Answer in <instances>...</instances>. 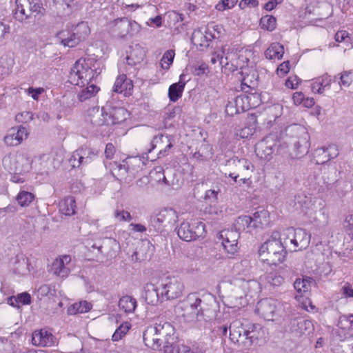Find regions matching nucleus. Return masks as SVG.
<instances>
[{"instance_id": "nucleus-1", "label": "nucleus", "mask_w": 353, "mask_h": 353, "mask_svg": "<svg viewBox=\"0 0 353 353\" xmlns=\"http://www.w3.org/2000/svg\"><path fill=\"white\" fill-rule=\"evenodd\" d=\"M190 305L185 309L183 316L185 321L194 323L199 328L205 327L208 322L215 319L219 312V303L211 294L203 299L195 296L188 297Z\"/></svg>"}, {"instance_id": "nucleus-2", "label": "nucleus", "mask_w": 353, "mask_h": 353, "mask_svg": "<svg viewBox=\"0 0 353 353\" xmlns=\"http://www.w3.org/2000/svg\"><path fill=\"white\" fill-rule=\"evenodd\" d=\"M174 329L168 322L156 323L143 333L145 345L153 350L163 349L164 353H173Z\"/></svg>"}, {"instance_id": "nucleus-3", "label": "nucleus", "mask_w": 353, "mask_h": 353, "mask_svg": "<svg viewBox=\"0 0 353 353\" xmlns=\"http://www.w3.org/2000/svg\"><path fill=\"white\" fill-rule=\"evenodd\" d=\"M287 139L282 142L283 150L292 148L293 153L291 155L293 158L299 159L305 155L310 148V136L305 128L294 124L286 128Z\"/></svg>"}, {"instance_id": "nucleus-4", "label": "nucleus", "mask_w": 353, "mask_h": 353, "mask_svg": "<svg viewBox=\"0 0 353 353\" xmlns=\"http://www.w3.org/2000/svg\"><path fill=\"white\" fill-rule=\"evenodd\" d=\"M259 324L244 325L240 319L232 321L229 325V338L234 343L248 347L258 339Z\"/></svg>"}, {"instance_id": "nucleus-5", "label": "nucleus", "mask_w": 353, "mask_h": 353, "mask_svg": "<svg viewBox=\"0 0 353 353\" xmlns=\"http://www.w3.org/2000/svg\"><path fill=\"white\" fill-rule=\"evenodd\" d=\"M90 34L88 23L81 21L70 30H63L56 34L57 41L64 47L74 48L84 41Z\"/></svg>"}, {"instance_id": "nucleus-6", "label": "nucleus", "mask_w": 353, "mask_h": 353, "mask_svg": "<svg viewBox=\"0 0 353 353\" xmlns=\"http://www.w3.org/2000/svg\"><path fill=\"white\" fill-rule=\"evenodd\" d=\"M178 220V213L171 208H165L150 219V226L157 232L172 228Z\"/></svg>"}, {"instance_id": "nucleus-7", "label": "nucleus", "mask_w": 353, "mask_h": 353, "mask_svg": "<svg viewBox=\"0 0 353 353\" xmlns=\"http://www.w3.org/2000/svg\"><path fill=\"white\" fill-rule=\"evenodd\" d=\"M93 69L90 68L85 60L79 59L70 70L69 81L79 86L90 85L93 81Z\"/></svg>"}, {"instance_id": "nucleus-8", "label": "nucleus", "mask_w": 353, "mask_h": 353, "mask_svg": "<svg viewBox=\"0 0 353 353\" xmlns=\"http://www.w3.org/2000/svg\"><path fill=\"white\" fill-rule=\"evenodd\" d=\"M161 294L165 300H172L181 297L184 290L181 279L177 276H166L160 281Z\"/></svg>"}, {"instance_id": "nucleus-9", "label": "nucleus", "mask_w": 353, "mask_h": 353, "mask_svg": "<svg viewBox=\"0 0 353 353\" xmlns=\"http://www.w3.org/2000/svg\"><path fill=\"white\" fill-rule=\"evenodd\" d=\"M205 234V224L201 221H183L177 228L178 236L187 242L203 237Z\"/></svg>"}, {"instance_id": "nucleus-10", "label": "nucleus", "mask_w": 353, "mask_h": 353, "mask_svg": "<svg viewBox=\"0 0 353 353\" xmlns=\"http://www.w3.org/2000/svg\"><path fill=\"white\" fill-rule=\"evenodd\" d=\"M113 23L112 32L120 38H125L127 36L132 37L137 34L141 28L137 22L128 17L116 19Z\"/></svg>"}, {"instance_id": "nucleus-11", "label": "nucleus", "mask_w": 353, "mask_h": 353, "mask_svg": "<svg viewBox=\"0 0 353 353\" xmlns=\"http://www.w3.org/2000/svg\"><path fill=\"white\" fill-rule=\"evenodd\" d=\"M120 250L119 243L113 238H105L93 243L89 250L94 252L96 251V257L103 255L105 257H114L117 252Z\"/></svg>"}, {"instance_id": "nucleus-12", "label": "nucleus", "mask_w": 353, "mask_h": 353, "mask_svg": "<svg viewBox=\"0 0 353 353\" xmlns=\"http://www.w3.org/2000/svg\"><path fill=\"white\" fill-rule=\"evenodd\" d=\"M270 137H267L265 139L259 142L255 146V153L258 157L264 160H270L274 152L277 154H283L285 150L283 145L280 141H276L274 144L269 143Z\"/></svg>"}, {"instance_id": "nucleus-13", "label": "nucleus", "mask_w": 353, "mask_h": 353, "mask_svg": "<svg viewBox=\"0 0 353 353\" xmlns=\"http://www.w3.org/2000/svg\"><path fill=\"white\" fill-rule=\"evenodd\" d=\"M99 154V151L94 148L83 145L77 150L70 158L73 167L88 165L94 161Z\"/></svg>"}, {"instance_id": "nucleus-14", "label": "nucleus", "mask_w": 353, "mask_h": 353, "mask_svg": "<svg viewBox=\"0 0 353 353\" xmlns=\"http://www.w3.org/2000/svg\"><path fill=\"white\" fill-rule=\"evenodd\" d=\"M288 327L291 332L296 336H301L306 333L309 334L313 330V324L311 321L307 320L298 314H294L288 319Z\"/></svg>"}, {"instance_id": "nucleus-15", "label": "nucleus", "mask_w": 353, "mask_h": 353, "mask_svg": "<svg viewBox=\"0 0 353 353\" xmlns=\"http://www.w3.org/2000/svg\"><path fill=\"white\" fill-rule=\"evenodd\" d=\"M287 252L281 241L278 239H269L268 257L263 259L269 263L276 265L284 261Z\"/></svg>"}, {"instance_id": "nucleus-16", "label": "nucleus", "mask_w": 353, "mask_h": 353, "mask_svg": "<svg viewBox=\"0 0 353 353\" xmlns=\"http://www.w3.org/2000/svg\"><path fill=\"white\" fill-rule=\"evenodd\" d=\"M150 145L151 148L148 150V152L151 153L154 149L157 148L159 150L157 154L158 159L167 156L168 150L173 146L170 137L161 134L155 136Z\"/></svg>"}, {"instance_id": "nucleus-17", "label": "nucleus", "mask_w": 353, "mask_h": 353, "mask_svg": "<svg viewBox=\"0 0 353 353\" xmlns=\"http://www.w3.org/2000/svg\"><path fill=\"white\" fill-rule=\"evenodd\" d=\"M255 312L265 320L273 321L276 312V303L271 299H262L258 302Z\"/></svg>"}, {"instance_id": "nucleus-18", "label": "nucleus", "mask_w": 353, "mask_h": 353, "mask_svg": "<svg viewBox=\"0 0 353 353\" xmlns=\"http://www.w3.org/2000/svg\"><path fill=\"white\" fill-rule=\"evenodd\" d=\"M32 342L37 346L51 347L57 343V339L50 332L43 328L32 333Z\"/></svg>"}, {"instance_id": "nucleus-19", "label": "nucleus", "mask_w": 353, "mask_h": 353, "mask_svg": "<svg viewBox=\"0 0 353 353\" xmlns=\"http://www.w3.org/2000/svg\"><path fill=\"white\" fill-rule=\"evenodd\" d=\"M108 115L105 108L93 107L88 110L87 121L95 127L109 125Z\"/></svg>"}, {"instance_id": "nucleus-20", "label": "nucleus", "mask_w": 353, "mask_h": 353, "mask_svg": "<svg viewBox=\"0 0 353 353\" xmlns=\"http://www.w3.org/2000/svg\"><path fill=\"white\" fill-rule=\"evenodd\" d=\"M290 231V237H293L292 240H294L292 251L302 250L309 245L310 235L305 230L298 228Z\"/></svg>"}, {"instance_id": "nucleus-21", "label": "nucleus", "mask_w": 353, "mask_h": 353, "mask_svg": "<svg viewBox=\"0 0 353 353\" xmlns=\"http://www.w3.org/2000/svg\"><path fill=\"white\" fill-rule=\"evenodd\" d=\"M143 289V297L148 304L155 305L165 300L161 294L160 284L157 286L152 283H148L144 285Z\"/></svg>"}, {"instance_id": "nucleus-22", "label": "nucleus", "mask_w": 353, "mask_h": 353, "mask_svg": "<svg viewBox=\"0 0 353 353\" xmlns=\"http://www.w3.org/2000/svg\"><path fill=\"white\" fill-rule=\"evenodd\" d=\"M225 167L227 170L232 172L243 174L245 171H252L254 166L245 159H239L234 157L226 161Z\"/></svg>"}, {"instance_id": "nucleus-23", "label": "nucleus", "mask_w": 353, "mask_h": 353, "mask_svg": "<svg viewBox=\"0 0 353 353\" xmlns=\"http://www.w3.org/2000/svg\"><path fill=\"white\" fill-rule=\"evenodd\" d=\"M146 55L145 50L139 44L130 46V50L127 51L126 61L130 66H134L141 63Z\"/></svg>"}, {"instance_id": "nucleus-24", "label": "nucleus", "mask_w": 353, "mask_h": 353, "mask_svg": "<svg viewBox=\"0 0 353 353\" xmlns=\"http://www.w3.org/2000/svg\"><path fill=\"white\" fill-rule=\"evenodd\" d=\"M20 6L26 8H30L32 10V18L38 15H44L46 9L43 6L41 0H18Z\"/></svg>"}, {"instance_id": "nucleus-25", "label": "nucleus", "mask_w": 353, "mask_h": 353, "mask_svg": "<svg viewBox=\"0 0 353 353\" xmlns=\"http://www.w3.org/2000/svg\"><path fill=\"white\" fill-rule=\"evenodd\" d=\"M185 74H181L179 81L170 85L168 89V97L170 101L176 102L181 97L185 85V82L183 80Z\"/></svg>"}, {"instance_id": "nucleus-26", "label": "nucleus", "mask_w": 353, "mask_h": 353, "mask_svg": "<svg viewBox=\"0 0 353 353\" xmlns=\"http://www.w3.org/2000/svg\"><path fill=\"white\" fill-rule=\"evenodd\" d=\"M252 219L256 230L263 229L269 223V212L263 208H260L253 213Z\"/></svg>"}, {"instance_id": "nucleus-27", "label": "nucleus", "mask_w": 353, "mask_h": 353, "mask_svg": "<svg viewBox=\"0 0 353 353\" xmlns=\"http://www.w3.org/2000/svg\"><path fill=\"white\" fill-rule=\"evenodd\" d=\"M28 132L26 128L20 127L17 132L9 134L4 137V142L7 145L14 146L21 143L23 137L26 138Z\"/></svg>"}, {"instance_id": "nucleus-28", "label": "nucleus", "mask_w": 353, "mask_h": 353, "mask_svg": "<svg viewBox=\"0 0 353 353\" xmlns=\"http://www.w3.org/2000/svg\"><path fill=\"white\" fill-rule=\"evenodd\" d=\"M15 3L16 8L14 10V16L17 20L26 23L34 21V19H33L32 18V10H30V8L20 6V4L18 3V0H16Z\"/></svg>"}, {"instance_id": "nucleus-29", "label": "nucleus", "mask_w": 353, "mask_h": 353, "mask_svg": "<svg viewBox=\"0 0 353 353\" xmlns=\"http://www.w3.org/2000/svg\"><path fill=\"white\" fill-rule=\"evenodd\" d=\"M128 115V112L124 108H112L108 112V119L112 124H117L124 121Z\"/></svg>"}, {"instance_id": "nucleus-30", "label": "nucleus", "mask_w": 353, "mask_h": 353, "mask_svg": "<svg viewBox=\"0 0 353 353\" xmlns=\"http://www.w3.org/2000/svg\"><path fill=\"white\" fill-rule=\"evenodd\" d=\"M59 210L65 216H71L75 214L76 201L73 196H67L59 202Z\"/></svg>"}, {"instance_id": "nucleus-31", "label": "nucleus", "mask_w": 353, "mask_h": 353, "mask_svg": "<svg viewBox=\"0 0 353 353\" xmlns=\"http://www.w3.org/2000/svg\"><path fill=\"white\" fill-rule=\"evenodd\" d=\"M253 223L254 222L251 216H240L236 219L235 221L234 228L239 232L241 230L244 231L245 230L248 229L249 232H251L252 230H256Z\"/></svg>"}, {"instance_id": "nucleus-32", "label": "nucleus", "mask_w": 353, "mask_h": 353, "mask_svg": "<svg viewBox=\"0 0 353 353\" xmlns=\"http://www.w3.org/2000/svg\"><path fill=\"white\" fill-rule=\"evenodd\" d=\"M137 306V300L129 295L123 296L119 301V307L125 313H132Z\"/></svg>"}, {"instance_id": "nucleus-33", "label": "nucleus", "mask_w": 353, "mask_h": 353, "mask_svg": "<svg viewBox=\"0 0 353 353\" xmlns=\"http://www.w3.org/2000/svg\"><path fill=\"white\" fill-rule=\"evenodd\" d=\"M284 54L283 46L279 43H273L270 46L265 50V56L267 59H273L277 58L281 59Z\"/></svg>"}, {"instance_id": "nucleus-34", "label": "nucleus", "mask_w": 353, "mask_h": 353, "mask_svg": "<svg viewBox=\"0 0 353 353\" xmlns=\"http://www.w3.org/2000/svg\"><path fill=\"white\" fill-rule=\"evenodd\" d=\"M99 88L95 85L94 84L88 85L85 89H83L78 94V99L80 101L83 102L86 101L88 99L95 96V94L99 92Z\"/></svg>"}, {"instance_id": "nucleus-35", "label": "nucleus", "mask_w": 353, "mask_h": 353, "mask_svg": "<svg viewBox=\"0 0 353 353\" xmlns=\"http://www.w3.org/2000/svg\"><path fill=\"white\" fill-rule=\"evenodd\" d=\"M317 152H322V154H324L325 157H327V160H322L321 162L317 161V163L319 164H323L326 161L334 159L339 155V150L336 145H330L326 148L318 150Z\"/></svg>"}, {"instance_id": "nucleus-36", "label": "nucleus", "mask_w": 353, "mask_h": 353, "mask_svg": "<svg viewBox=\"0 0 353 353\" xmlns=\"http://www.w3.org/2000/svg\"><path fill=\"white\" fill-rule=\"evenodd\" d=\"M16 199L21 207L28 206L34 199V195L28 191H20Z\"/></svg>"}, {"instance_id": "nucleus-37", "label": "nucleus", "mask_w": 353, "mask_h": 353, "mask_svg": "<svg viewBox=\"0 0 353 353\" xmlns=\"http://www.w3.org/2000/svg\"><path fill=\"white\" fill-rule=\"evenodd\" d=\"M240 237L239 232L235 228V230H223L220 232L219 238L220 239H227L230 241L232 243L238 244V239Z\"/></svg>"}, {"instance_id": "nucleus-38", "label": "nucleus", "mask_w": 353, "mask_h": 353, "mask_svg": "<svg viewBox=\"0 0 353 353\" xmlns=\"http://www.w3.org/2000/svg\"><path fill=\"white\" fill-rule=\"evenodd\" d=\"M291 230H295L294 228H288L283 230L280 236L279 241H281L284 248H289L290 251L292 250V245L294 240H292L293 237H290Z\"/></svg>"}, {"instance_id": "nucleus-39", "label": "nucleus", "mask_w": 353, "mask_h": 353, "mask_svg": "<svg viewBox=\"0 0 353 353\" xmlns=\"http://www.w3.org/2000/svg\"><path fill=\"white\" fill-rule=\"evenodd\" d=\"M260 26L263 29L273 31L276 26V19L272 15L264 16L260 20Z\"/></svg>"}, {"instance_id": "nucleus-40", "label": "nucleus", "mask_w": 353, "mask_h": 353, "mask_svg": "<svg viewBox=\"0 0 353 353\" xmlns=\"http://www.w3.org/2000/svg\"><path fill=\"white\" fill-rule=\"evenodd\" d=\"M232 101L234 103V105H236V108L238 109L239 114L250 109V105L248 102V97H246L245 94L239 95Z\"/></svg>"}, {"instance_id": "nucleus-41", "label": "nucleus", "mask_w": 353, "mask_h": 353, "mask_svg": "<svg viewBox=\"0 0 353 353\" xmlns=\"http://www.w3.org/2000/svg\"><path fill=\"white\" fill-rule=\"evenodd\" d=\"M265 281L272 286H280L284 281L283 277L277 272H270L265 275Z\"/></svg>"}, {"instance_id": "nucleus-42", "label": "nucleus", "mask_w": 353, "mask_h": 353, "mask_svg": "<svg viewBox=\"0 0 353 353\" xmlns=\"http://www.w3.org/2000/svg\"><path fill=\"white\" fill-rule=\"evenodd\" d=\"M92 305L87 301H81L72 305V310L74 313H85L89 312L92 309ZM69 312L72 313V309H69Z\"/></svg>"}, {"instance_id": "nucleus-43", "label": "nucleus", "mask_w": 353, "mask_h": 353, "mask_svg": "<svg viewBox=\"0 0 353 353\" xmlns=\"http://www.w3.org/2000/svg\"><path fill=\"white\" fill-rule=\"evenodd\" d=\"M175 53L173 50H167L163 55L162 59H161V65L162 68L165 70H168L172 65Z\"/></svg>"}, {"instance_id": "nucleus-44", "label": "nucleus", "mask_w": 353, "mask_h": 353, "mask_svg": "<svg viewBox=\"0 0 353 353\" xmlns=\"http://www.w3.org/2000/svg\"><path fill=\"white\" fill-rule=\"evenodd\" d=\"M130 328V324L128 322L122 323L114 332L112 336L113 341H118L128 332Z\"/></svg>"}, {"instance_id": "nucleus-45", "label": "nucleus", "mask_w": 353, "mask_h": 353, "mask_svg": "<svg viewBox=\"0 0 353 353\" xmlns=\"http://www.w3.org/2000/svg\"><path fill=\"white\" fill-rule=\"evenodd\" d=\"M223 28L219 25H208L206 34L210 37V39H216L221 37Z\"/></svg>"}, {"instance_id": "nucleus-46", "label": "nucleus", "mask_w": 353, "mask_h": 353, "mask_svg": "<svg viewBox=\"0 0 353 353\" xmlns=\"http://www.w3.org/2000/svg\"><path fill=\"white\" fill-rule=\"evenodd\" d=\"M114 217L119 221L129 222L132 219V217L129 212L119 208H117L114 210Z\"/></svg>"}, {"instance_id": "nucleus-47", "label": "nucleus", "mask_w": 353, "mask_h": 353, "mask_svg": "<svg viewBox=\"0 0 353 353\" xmlns=\"http://www.w3.org/2000/svg\"><path fill=\"white\" fill-rule=\"evenodd\" d=\"M128 79L125 74H122L118 77L115 81L113 91L118 93L123 92V85L124 84H128Z\"/></svg>"}, {"instance_id": "nucleus-48", "label": "nucleus", "mask_w": 353, "mask_h": 353, "mask_svg": "<svg viewBox=\"0 0 353 353\" xmlns=\"http://www.w3.org/2000/svg\"><path fill=\"white\" fill-rule=\"evenodd\" d=\"M221 244L223 247V249L228 252V254H230L231 256H233L238 250V245L234 243L230 242V241H228L227 239H221Z\"/></svg>"}, {"instance_id": "nucleus-49", "label": "nucleus", "mask_w": 353, "mask_h": 353, "mask_svg": "<svg viewBox=\"0 0 353 353\" xmlns=\"http://www.w3.org/2000/svg\"><path fill=\"white\" fill-rule=\"evenodd\" d=\"M237 0H221L216 6V9L219 11L232 8L237 3Z\"/></svg>"}, {"instance_id": "nucleus-50", "label": "nucleus", "mask_w": 353, "mask_h": 353, "mask_svg": "<svg viewBox=\"0 0 353 353\" xmlns=\"http://www.w3.org/2000/svg\"><path fill=\"white\" fill-rule=\"evenodd\" d=\"M246 97H248L250 108H256L261 103V94L257 92L250 93L246 95Z\"/></svg>"}, {"instance_id": "nucleus-51", "label": "nucleus", "mask_w": 353, "mask_h": 353, "mask_svg": "<svg viewBox=\"0 0 353 353\" xmlns=\"http://www.w3.org/2000/svg\"><path fill=\"white\" fill-rule=\"evenodd\" d=\"M15 296L19 305H29L31 303V296L26 292L19 293Z\"/></svg>"}, {"instance_id": "nucleus-52", "label": "nucleus", "mask_w": 353, "mask_h": 353, "mask_svg": "<svg viewBox=\"0 0 353 353\" xmlns=\"http://www.w3.org/2000/svg\"><path fill=\"white\" fill-rule=\"evenodd\" d=\"M294 288L297 292L301 293L302 292H307V288L305 284V281L303 279L298 278L294 283Z\"/></svg>"}, {"instance_id": "nucleus-53", "label": "nucleus", "mask_w": 353, "mask_h": 353, "mask_svg": "<svg viewBox=\"0 0 353 353\" xmlns=\"http://www.w3.org/2000/svg\"><path fill=\"white\" fill-rule=\"evenodd\" d=\"M290 70V62L288 61H284L279 65L276 72L279 76H285Z\"/></svg>"}, {"instance_id": "nucleus-54", "label": "nucleus", "mask_w": 353, "mask_h": 353, "mask_svg": "<svg viewBox=\"0 0 353 353\" xmlns=\"http://www.w3.org/2000/svg\"><path fill=\"white\" fill-rule=\"evenodd\" d=\"M229 326L227 325H219L214 328V332L221 338L227 336Z\"/></svg>"}, {"instance_id": "nucleus-55", "label": "nucleus", "mask_w": 353, "mask_h": 353, "mask_svg": "<svg viewBox=\"0 0 353 353\" xmlns=\"http://www.w3.org/2000/svg\"><path fill=\"white\" fill-rule=\"evenodd\" d=\"M225 112L229 116H234V114H239L238 109L234 105L233 101H229L225 106Z\"/></svg>"}, {"instance_id": "nucleus-56", "label": "nucleus", "mask_w": 353, "mask_h": 353, "mask_svg": "<svg viewBox=\"0 0 353 353\" xmlns=\"http://www.w3.org/2000/svg\"><path fill=\"white\" fill-rule=\"evenodd\" d=\"M343 295L346 298H353V288L349 283H345L341 288Z\"/></svg>"}, {"instance_id": "nucleus-57", "label": "nucleus", "mask_w": 353, "mask_h": 353, "mask_svg": "<svg viewBox=\"0 0 353 353\" xmlns=\"http://www.w3.org/2000/svg\"><path fill=\"white\" fill-rule=\"evenodd\" d=\"M218 191L214 190H208L205 194V200L210 203H214L217 200Z\"/></svg>"}, {"instance_id": "nucleus-58", "label": "nucleus", "mask_w": 353, "mask_h": 353, "mask_svg": "<svg viewBox=\"0 0 353 353\" xmlns=\"http://www.w3.org/2000/svg\"><path fill=\"white\" fill-rule=\"evenodd\" d=\"M346 322L349 323L348 327L353 328V314L349 315H342L339 317V324L343 325V322Z\"/></svg>"}, {"instance_id": "nucleus-59", "label": "nucleus", "mask_w": 353, "mask_h": 353, "mask_svg": "<svg viewBox=\"0 0 353 353\" xmlns=\"http://www.w3.org/2000/svg\"><path fill=\"white\" fill-rule=\"evenodd\" d=\"M269 239L263 243L259 249V256L263 259L268 257Z\"/></svg>"}, {"instance_id": "nucleus-60", "label": "nucleus", "mask_w": 353, "mask_h": 353, "mask_svg": "<svg viewBox=\"0 0 353 353\" xmlns=\"http://www.w3.org/2000/svg\"><path fill=\"white\" fill-rule=\"evenodd\" d=\"M259 1L257 0H241L239 3V7L244 9L245 7L255 8L258 6Z\"/></svg>"}, {"instance_id": "nucleus-61", "label": "nucleus", "mask_w": 353, "mask_h": 353, "mask_svg": "<svg viewBox=\"0 0 353 353\" xmlns=\"http://www.w3.org/2000/svg\"><path fill=\"white\" fill-rule=\"evenodd\" d=\"M298 84V77L296 76L290 77L285 81L286 87L291 89L296 88Z\"/></svg>"}, {"instance_id": "nucleus-62", "label": "nucleus", "mask_w": 353, "mask_h": 353, "mask_svg": "<svg viewBox=\"0 0 353 353\" xmlns=\"http://www.w3.org/2000/svg\"><path fill=\"white\" fill-rule=\"evenodd\" d=\"M115 152V148L114 145L112 143H108L105 149V155L107 159H112Z\"/></svg>"}, {"instance_id": "nucleus-63", "label": "nucleus", "mask_w": 353, "mask_h": 353, "mask_svg": "<svg viewBox=\"0 0 353 353\" xmlns=\"http://www.w3.org/2000/svg\"><path fill=\"white\" fill-rule=\"evenodd\" d=\"M350 74V72H347V71H345L341 74V77H340V80H341L340 83L341 85H343L345 86L350 85V84L351 83Z\"/></svg>"}, {"instance_id": "nucleus-64", "label": "nucleus", "mask_w": 353, "mask_h": 353, "mask_svg": "<svg viewBox=\"0 0 353 353\" xmlns=\"http://www.w3.org/2000/svg\"><path fill=\"white\" fill-rule=\"evenodd\" d=\"M283 0H270L265 3L263 8L267 11L272 10L278 4L281 3Z\"/></svg>"}]
</instances>
